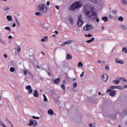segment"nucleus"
I'll use <instances>...</instances> for the list:
<instances>
[{
    "instance_id": "52",
    "label": "nucleus",
    "mask_w": 127,
    "mask_h": 127,
    "mask_svg": "<svg viewBox=\"0 0 127 127\" xmlns=\"http://www.w3.org/2000/svg\"><path fill=\"white\" fill-rule=\"evenodd\" d=\"M107 117L108 118H112L113 117V115L112 114H109Z\"/></svg>"
},
{
    "instance_id": "21",
    "label": "nucleus",
    "mask_w": 127,
    "mask_h": 127,
    "mask_svg": "<svg viewBox=\"0 0 127 127\" xmlns=\"http://www.w3.org/2000/svg\"><path fill=\"white\" fill-rule=\"evenodd\" d=\"M60 82V78H56L54 80V84H58Z\"/></svg>"
},
{
    "instance_id": "25",
    "label": "nucleus",
    "mask_w": 127,
    "mask_h": 127,
    "mask_svg": "<svg viewBox=\"0 0 127 127\" xmlns=\"http://www.w3.org/2000/svg\"><path fill=\"white\" fill-rule=\"evenodd\" d=\"M120 1L122 4H127V0H120Z\"/></svg>"
},
{
    "instance_id": "51",
    "label": "nucleus",
    "mask_w": 127,
    "mask_h": 127,
    "mask_svg": "<svg viewBox=\"0 0 127 127\" xmlns=\"http://www.w3.org/2000/svg\"><path fill=\"white\" fill-rule=\"evenodd\" d=\"M44 28L46 29H48V28H49V26H44Z\"/></svg>"
},
{
    "instance_id": "31",
    "label": "nucleus",
    "mask_w": 127,
    "mask_h": 127,
    "mask_svg": "<svg viewBox=\"0 0 127 127\" xmlns=\"http://www.w3.org/2000/svg\"><path fill=\"white\" fill-rule=\"evenodd\" d=\"M122 52L124 53H127V48H123L122 49Z\"/></svg>"
},
{
    "instance_id": "55",
    "label": "nucleus",
    "mask_w": 127,
    "mask_h": 127,
    "mask_svg": "<svg viewBox=\"0 0 127 127\" xmlns=\"http://www.w3.org/2000/svg\"><path fill=\"white\" fill-rule=\"evenodd\" d=\"M27 73H28L29 75H30V76H31V77H33V75H32V74H31V72L28 71Z\"/></svg>"
},
{
    "instance_id": "13",
    "label": "nucleus",
    "mask_w": 127,
    "mask_h": 127,
    "mask_svg": "<svg viewBox=\"0 0 127 127\" xmlns=\"http://www.w3.org/2000/svg\"><path fill=\"white\" fill-rule=\"evenodd\" d=\"M115 62L118 64H124L123 60H119L118 58L115 59Z\"/></svg>"
},
{
    "instance_id": "1",
    "label": "nucleus",
    "mask_w": 127,
    "mask_h": 127,
    "mask_svg": "<svg viewBox=\"0 0 127 127\" xmlns=\"http://www.w3.org/2000/svg\"><path fill=\"white\" fill-rule=\"evenodd\" d=\"M84 12L88 17L91 20L95 19L97 22H100V19L97 15V12L95 11V7L90 4L84 5Z\"/></svg>"
},
{
    "instance_id": "7",
    "label": "nucleus",
    "mask_w": 127,
    "mask_h": 127,
    "mask_svg": "<svg viewBox=\"0 0 127 127\" xmlns=\"http://www.w3.org/2000/svg\"><path fill=\"white\" fill-rule=\"evenodd\" d=\"M93 28V26L91 24H87L84 28L83 29L85 31H88V30H90Z\"/></svg>"
},
{
    "instance_id": "2",
    "label": "nucleus",
    "mask_w": 127,
    "mask_h": 127,
    "mask_svg": "<svg viewBox=\"0 0 127 127\" xmlns=\"http://www.w3.org/2000/svg\"><path fill=\"white\" fill-rule=\"evenodd\" d=\"M82 5H83L82 1H77L70 5V9L71 10H75L77 8H80Z\"/></svg>"
},
{
    "instance_id": "30",
    "label": "nucleus",
    "mask_w": 127,
    "mask_h": 127,
    "mask_svg": "<svg viewBox=\"0 0 127 127\" xmlns=\"http://www.w3.org/2000/svg\"><path fill=\"white\" fill-rule=\"evenodd\" d=\"M21 49V48L20 47V46H17V52H20V50Z\"/></svg>"
},
{
    "instance_id": "61",
    "label": "nucleus",
    "mask_w": 127,
    "mask_h": 127,
    "mask_svg": "<svg viewBox=\"0 0 127 127\" xmlns=\"http://www.w3.org/2000/svg\"><path fill=\"white\" fill-rule=\"evenodd\" d=\"M84 75V72H82V73L80 74V77H83Z\"/></svg>"
},
{
    "instance_id": "56",
    "label": "nucleus",
    "mask_w": 127,
    "mask_h": 127,
    "mask_svg": "<svg viewBox=\"0 0 127 127\" xmlns=\"http://www.w3.org/2000/svg\"><path fill=\"white\" fill-rule=\"evenodd\" d=\"M16 26V24H15V23H14L12 24V26L13 27H15Z\"/></svg>"
},
{
    "instance_id": "36",
    "label": "nucleus",
    "mask_w": 127,
    "mask_h": 127,
    "mask_svg": "<svg viewBox=\"0 0 127 127\" xmlns=\"http://www.w3.org/2000/svg\"><path fill=\"white\" fill-rule=\"evenodd\" d=\"M5 29L6 30H8L9 31H11V29H10V27H5Z\"/></svg>"
},
{
    "instance_id": "20",
    "label": "nucleus",
    "mask_w": 127,
    "mask_h": 127,
    "mask_svg": "<svg viewBox=\"0 0 127 127\" xmlns=\"http://www.w3.org/2000/svg\"><path fill=\"white\" fill-rule=\"evenodd\" d=\"M102 20H103V21H104L105 22H107V21H108L109 20V18H108V17H102Z\"/></svg>"
},
{
    "instance_id": "40",
    "label": "nucleus",
    "mask_w": 127,
    "mask_h": 127,
    "mask_svg": "<svg viewBox=\"0 0 127 127\" xmlns=\"http://www.w3.org/2000/svg\"><path fill=\"white\" fill-rule=\"evenodd\" d=\"M112 12H113V13H115V14H117V13H118V11L117 10H113Z\"/></svg>"
},
{
    "instance_id": "64",
    "label": "nucleus",
    "mask_w": 127,
    "mask_h": 127,
    "mask_svg": "<svg viewBox=\"0 0 127 127\" xmlns=\"http://www.w3.org/2000/svg\"><path fill=\"white\" fill-rule=\"evenodd\" d=\"M76 77H74V78H73L72 79V81H76Z\"/></svg>"
},
{
    "instance_id": "23",
    "label": "nucleus",
    "mask_w": 127,
    "mask_h": 127,
    "mask_svg": "<svg viewBox=\"0 0 127 127\" xmlns=\"http://www.w3.org/2000/svg\"><path fill=\"white\" fill-rule=\"evenodd\" d=\"M95 40V38L92 37L90 40H88L86 41L87 43H91V42H93Z\"/></svg>"
},
{
    "instance_id": "15",
    "label": "nucleus",
    "mask_w": 127,
    "mask_h": 127,
    "mask_svg": "<svg viewBox=\"0 0 127 127\" xmlns=\"http://www.w3.org/2000/svg\"><path fill=\"white\" fill-rule=\"evenodd\" d=\"M6 19H7L8 21H12V17L11 15H7Z\"/></svg>"
},
{
    "instance_id": "28",
    "label": "nucleus",
    "mask_w": 127,
    "mask_h": 127,
    "mask_svg": "<svg viewBox=\"0 0 127 127\" xmlns=\"http://www.w3.org/2000/svg\"><path fill=\"white\" fill-rule=\"evenodd\" d=\"M43 96L44 97V102H47L48 101V99H47V97H46V96L45 95V94H43Z\"/></svg>"
},
{
    "instance_id": "33",
    "label": "nucleus",
    "mask_w": 127,
    "mask_h": 127,
    "mask_svg": "<svg viewBox=\"0 0 127 127\" xmlns=\"http://www.w3.org/2000/svg\"><path fill=\"white\" fill-rule=\"evenodd\" d=\"M117 89H118V90H123L124 87H122V86H117Z\"/></svg>"
},
{
    "instance_id": "26",
    "label": "nucleus",
    "mask_w": 127,
    "mask_h": 127,
    "mask_svg": "<svg viewBox=\"0 0 127 127\" xmlns=\"http://www.w3.org/2000/svg\"><path fill=\"white\" fill-rule=\"evenodd\" d=\"M9 9H10V8L8 7H5L3 8V10H4V11H6V12H7V11H8Z\"/></svg>"
},
{
    "instance_id": "38",
    "label": "nucleus",
    "mask_w": 127,
    "mask_h": 127,
    "mask_svg": "<svg viewBox=\"0 0 127 127\" xmlns=\"http://www.w3.org/2000/svg\"><path fill=\"white\" fill-rule=\"evenodd\" d=\"M5 122H8V123H9V124H10V125H11V122H10V121H9V119H8V118H6V119H5Z\"/></svg>"
},
{
    "instance_id": "24",
    "label": "nucleus",
    "mask_w": 127,
    "mask_h": 127,
    "mask_svg": "<svg viewBox=\"0 0 127 127\" xmlns=\"http://www.w3.org/2000/svg\"><path fill=\"white\" fill-rule=\"evenodd\" d=\"M15 20H16V23L18 27H19V26H20V24L19 23V21L17 19V17H15Z\"/></svg>"
},
{
    "instance_id": "22",
    "label": "nucleus",
    "mask_w": 127,
    "mask_h": 127,
    "mask_svg": "<svg viewBox=\"0 0 127 127\" xmlns=\"http://www.w3.org/2000/svg\"><path fill=\"white\" fill-rule=\"evenodd\" d=\"M9 70L11 73H13L15 72V68H14V67H10Z\"/></svg>"
},
{
    "instance_id": "18",
    "label": "nucleus",
    "mask_w": 127,
    "mask_h": 127,
    "mask_svg": "<svg viewBox=\"0 0 127 127\" xmlns=\"http://www.w3.org/2000/svg\"><path fill=\"white\" fill-rule=\"evenodd\" d=\"M48 114L50 115V116H52V115H54V112H53L52 110L50 109L48 111Z\"/></svg>"
},
{
    "instance_id": "12",
    "label": "nucleus",
    "mask_w": 127,
    "mask_h": 127,
    "mask_svg": "<svg viewBox=\"0 0 127 127\" xmlns=\"http://www.w3.org/2000/svg\"><path fill=\"white\" fill-rule=\"evenodd\" d=\"M108 75H107L106 74H104L102 76V80L105 82L108 80Z\"/></svg>"
},
{
    "instance_id": "47",
    "label": "nucleus",
    "mask_w": 127,
    "mask_h": 127,
    "mask_svg": "<svg viewBox=\"0 0 127 127\" xmlns=\"http://www.w3.org/2000/svg\"><path fill=\"white\" fill-rule=\"evenodd\" d=\"M105 68L106 70H108V71L110 70V67H109V65H106Z\"/></svg>"
},
{
    "instance_id": "35",
    "label": "nucleus",
    "mask_w": 127,
    "mask_h": 127,
    "mask_svg": "<svg viewBox=\"0 0 127 127\" xmlns=\"http://www.w3.org/2000/svg\"><path fill=\"white\" fill-rule=\"evenodd\" d=\"M92 36H93V35H91V34H89L88 35H85V37H92Z\"/></svg>"
},
{
    "instance_id": "37",
    "label": "nucleus",
    "mask_w": 127,
    "mask_h": 127,
    "mask_svg": "<svg viewBox=\"0 0 127 127\" xmlns=\"http://www.w3.org/2000/svg\"><path fill=\"white\" fill-rule=\"evenodd\" d=\"M77 82H74V83L73 84V88H77Z\"/></svg>"
},
{
    "instance_id": "58",
    "label": "nucleus",
    "mask_w": 127,
    "mask_h": 127,
    "mask_svg": "<svg viewBox=\"0 0 127 127\" xmlns=\"http://www.w3.org/2000/svg\"><path fill=\"white\" fill-rule=\"evenodd\" d=\"M109 18H110V19H112V18H113V16H112V15L109 14Z\"/></svg>"
},
{
    "instance_id": "4",
    "label": "nucleus",
    "mask_w": 127,
    "mask_h": 127,
    "mask_svg": "<svg viewBox=\"0 0 127 127\" xmlns=\"http://www.w3.org/2000/svg\"><path fill=\"white\" fill-rule=\"evenodd\" d=\"M28 126L30 127H36L37 126V122L33 119H30L29 124H28Z\"/></svg>"
},
{
    "instance_id": "6",
    "label": "nucleus",
    "mask_w": 127,
    "mask_h": 127,
    "mask_svg": "<svg viewBox=\"0 0 127 127\" xmlns=\"http://www.w3.org/2000/svg\"><path fill=\"white\" fill-rule=\"evenodd\" d=\"M83 22L82 20V15H80L78 16V20L77 21V25L78 26H82L83 25Z\"/></svg>"
},
{
    "instance_id": "17",
    "label": "nucleus",
    "mask_w": 127,
    "mask_h": 127,
    "mask_svg": "<svg viewBox=\"0 0 127 127\" xmlns=\"http://www.w3.org/2000/svg\"><path fill=\"white\" fill-rule=\"evenodd\" d=\"M47 40H48V37L46 36V37H44L43 39H42L41 40V41H42V42H47Z\"/></svg>"
},
{
    "instance_id": "29",
    "label": "nucleus",
    "mask_w": 127,
    "mask_h": 127,
    "mask_svg": "<svg viewBox=\"0 0 127 127\" xmlns=\"http://www.w3.org/2000/svg\"><path fill=\"white\" fill-rule=\"evenodd\" d=\"M0 42L1 43V44H3V45H6V43L5 41L2 40L1 39H0Z\"/></svg>"
},
{
    "instance_id": "16",
    "label": "nucleus",
    "mask_w": 127,
    "mask_h": 127,
    "mask_svg": "<svg viewBox=\"0 0 127 127\" xmlns=\"http://www.w3.org/2000/svg\"><path fill=\"white\" fill-rule=\"evenodd\" d=\"M119 27H120V28H122L124 30H126V29H127V26L123 24L120 25Z\"/></svg>"
},
{
    "instance_id": "32",
    "label": "nucleus",
    "mask_w": 127,
    "mask_h": 127,
    "mask_svg": "<svg viewBox=\"0 0 127 127\" xmlns=\"http://www.w3.org/2000/svg\"><path fill=\"white\" fill-rule=\"evenodd\" d=\"M118 20H119V21H124V17L122 16L119 17Z\"/></svg>"
},
{
    "instance_id": "39",
    "label": "nucleus",
    "mask_w": 127,
    "mask_h": 127,
    "mask_svg": "<svg viewBox=\"0 0 127 127\" xmlns=\"http://www.w3.org/2000/svg\"><path fill=\"white\" fill-rule=\"evenodd\" d=\"M110 88H111V89H117V86H111Z\"/></svg>"
},
{
    "instance_id": "50",
    "label": "nucleus",
    "mask_w": 127,
    "mask_h": 127,
    "mask_svg": "<svg viewBox=\"0 0 127 127\" xmlns=\"http://www.w3.org/2000/svg\"><path fill=\"white\" fill-rule=\"evenodd\" d=\"M50 5V2L49 1H48L47 2V5L48 6H49Z\"/></svg>"
},
{
    "instance_id": "49",
    "label": "nucleus",
    "mask_w": 127,
    "mask_h": 127,
    "mask_svg": "<svg viewBox=\"0 0 127 127\" xmlns=\"http://www.w3.org/2000/svg\"><path fill=\"white\" fill-rule=\"evenodd\" d=\"M28 70H25L23 71V73L24 74V75H26V74L27 73Z\"/></svg>"
},
{
    "instance_id": "10",
    "label": "nucleus",
    "mask_w": 127,
    "mask_h": 127,
    "mask_svg": "<svg viewBox=\"0 0 127 127\" xmlns=\"http://www.w3.org/2000/svg\"><path fill=\"white\" fill-rule=\"evenodd\" d=\"M26 90L28 91V94H32V88H31V86L30 85H28L26 87Z\"/></svg>"
},
{
    "instance_id": "41",
    "label": "nucleus",
    "mask_w": 127,
    "mask_h": 127,
    "mask_svg": "<svg viewBox=\"0 0 127 127\" xmlns=\"http://www.w3.org/2000/svg\"><path fill=\"white\" fill-rule=\"evenodd\" d=\"M121 79H122L123 81V82H127V79L124 77L121 78Z\"/></svg>"
},
{
    "instance_id": "53",
    "label": "nucleus",
    "mask_w": 127,
    "mask_h": 127,
    "mask_svg": "<svg viewBox=\"0 0 127 127\" xmlns=\"http://www.w3.org/2000/svg\"><path fill=\"white\" fill-rule=\"evenodd\" d=\"M3 56L4 57V58H5V59L7 58V55L6 54H4Z\"/></svg>"
},
{
    "instance_id": "57",
    "label": "nucleus",
    "mask_w": 127,
    "mask_h": 127,
    "mask_svg": "<svg viewBox=\"0 0 127 127\" xmlns=\"http://www.w3.org/2000/svg\"><path fill=\"white\" fill-rule=\"evenodd\" d=\"M97 63L101 64L102 63V61L101 60L97 61Z\"/></svg>"
},
{
    "instance_id": "54",
    "label": "nucleus",
    "mask_w": 127,
    "mask_h": 127,
    "mask_svg": "<svg viewBox=\"0 0 127 127\" xmlns=\"http://www.w3.org/2000/svg\"><path fill=\"white\" fill-rule=\"evenodd\" d=\"M123 89H127V85H124Z\"/></svg>"
},
{
    "instance_id": "62",
    "label": "nucleus",
    "mask_w": 127,
    "mask_h": 127,
    "mask_svg": "<svg viewBox=\"0 0 127 127\" xmlns=\"http://www.w3.org/2000/svg\"><path fill=\"white\" fill-rule=\"evenodd\" d=\"M1 126H2V127H6V126L4 125V124H3H3L2 125H1Z\"/></svg>"
},
{
    "instance_id": "46",
    "label": "nucleus",
    "mask_w": 127,
    "mask_h": 127,
    "mask_svg": "<svg viewBox=\"0 0 127 127\" xmlns=\"http://www.w3.org/2000/svg\"><path fill=\"white\" fill-rule=\"evenodd\" d=\"M7 38H8V39H12V37L11 35H9L7 36Z\"/></svg>"
},
{
    "instance_id": "42",
    "label": "nucleus",
    "mask_w": 127,
    "mask_h": 127,
    "mask_svg": "<svg viewBox=\"0 0 127 127\" xmlns=\"http://www.w3.org/2000/svg\"><path fill=\"white\" fill-rule=\"evenodd\" d=\"M16 99H17L18 101H19L20 103H22V102L21 100H19V97H18V96H16Z\"/></svg>"
},
{
    "instance_id": "63",
    "label": "nucleus",
    "mask_w": 127,
    "mask_h": 127,
    "mask_svg": "<svg viewBox=\"0 0 127 127\" xmlns=\"http://www.w3.org/2000/svg\"><path fill=\"white\" fill-rule=\"evenodd\" d=\"M37 68L38 69H41V67L40 66H38V65H37Z\"/></svg>"
},
{
    "instance_id": "3",
    "label": "nucleus",
    "mask_w": 127,
    "mask_h": 127,
    "mask_svg": "<svg viewBox=\"0 0 127 127\" xmlns=\"http://www.w3.org/2000/svg\"><path fill=\"white\" fill-rule=\"evenodd\" d=\"M47 6L45 4H40L38 5V10L42 13H46L47 12Z\"/></svg>"
},
{
    "instance_id": "44",
    "label": "nucleus",
    "mask_w": 127,
    "mask_h": 127,
    "mask_svg": "<svg viewBox=\"0 0 127 127\" xmlns=\"http://www.w3.org/2000/svg\"><path fill=\"white\" fill-rule=\"evenodd\" d=\"M96 127V123H95V125L93 126V124H89V127Z\"/></svg>"
},
{
    "instance_id": "9",
    "label": "nucleus",
    "mask_w": 127,
    "mask_h": 127,
    "mask_svg": "<svg viewBox=\"0 0 127 127\" xmlns=\"http://www.w3.org/2000/svg\"><path fill=\"white\" fill-rule=\"evenodd\" d=\"M72 42V40H68L64 42L62 44V46L63 47H65V46L66 45H68V44H70V43H71Z\"/></svg>"
},
{
    "instance_id": "14",
    "label": "nucleus",
    "mask_w": 127,
    "mask_h": 127,
    "mask_svg": "<svg viewBox=\"0 0 127 127\" xmlns=\"http://www.w3.org/2000/svg\"><path fill=\"white\" fill-rule=\"evenodd\" d=\"M73 57L72 56V55L71 54H67L66 56V60H71Z\"/></svg>"
},
{
    "instance_id": "27",
    "label": "nucleus",
    "mask_w": 127,
    "mask_h": 127,
    "mask_svg": "<svg viewBox=\"0 0 127 127\" xmlns=\"http://www.w3.org/2000/svg\"><path fill=\"white\" fill-rule=\"evenodd\" d=\"M78 67L81 68V67H83V63L82 62H79L78 64Z\"/></svg>"
},
{
    "instance_id": "11",
    "label": "nucleus",
    "mask_w": 127,
    "mask_h": 127,
    "mask_svg": "<svg viewBox=\"0 0 127 127\" xmlns=\"http://www.w3.org/2000/svg\"><path fill=\"white\" fill-rule=\"evenodd\" d=\"M33 95L34 97H35V98H38L39 97V93H38V91H37L36 90H34Z\"/></svg>"
},
{
    "instance_id": "48",
    "label": "nucleus",
    "mask_w": 127,
    "mask_h": 127,
    "mask_svg": "<svg viewBox=\"0 0 127 127\" xmlns=\"http://www.w3.org/2000/svg\"><path fill=\"white\" fill-rule=\"evenodd\" d=\"M62 88L63 89V90H65V85H62Z\"/></svg>"
},
{
    "instance_id": "19",
    "label": "nucleus",
    "mask_w": 127,
    "mask_h": 127,
    "mask_svg": "<svg viewBox=\"0 0 127 127\" xmlns=\"http://www.w3.org/2000/svg\"><path fill=\"white\" fill-rule=\"evenodd\" d=\"M69 21L70 23V24H71L72 25H73V23L74 22V20L73 19V18H72V17H69Z\"/></svg>"
},
{
    "instance_id": "43",
    "label": "nucleus",
    "mask_w": 127,
    "mask_h": 127,
    "mask_svg": "<svg viewBox=\"0 0 127 127\" xmlns=\"http://www.w3.org/2000/svg\"><path fill=\"white\" fill-rule=\"evenodd\" d=\"M32 118H33V119H37V120H39V119H40V118L39 117H35V116H32Z\"/></svg>"
},
{
    "instance_id": "8",
    "label": "nucleus",
    "mask_w": 127,
    "mask_h": 127,
    "mask_svg": "<svg viewBox=\"0 0 127 127\" xmlns=\"http://www.w3.org/2000/svg\"><path fill=\"white\" fill-rule=\"evenodd\" d=\"M120 82H121V78L120 77H118L116 78V80H113V83L115 84V85H119V84H120Z\"/></svg>"
},
{
    "instance_id": "59",
    "label": "nucleus",
    "mask_w": 127,
    "mask_h": 127,
    "mask_svg": "<svg viewBox=\"0 0 127 127\" xmlns=\"http://www.w3.org/2000/svg\"><path fill=\"white\" fill-rule=\"evenodd\" d=\"M55 7H56V8H57V9H59V6H58V5H56V6H55Z\"/></svg>"
},
{
    "instance_id": "5",
    "label": "nucleus",
    "mask_w": 127,
    "mask_h": 127,
    "mask_svg": "<svg viewBox=\"0 0 127 127\" xmlns=\"http://www.w3.org/2000/svg\"><path fill=\"white\" fill-rule=\"evenodd\" d=\"M106 92L110 93V96L111 97H115L116 96V90H112V89H107Z\"/></svg>"
},
{
    "instance_id": "45",
    "label": "nucleus",
    "mask_w": 127,
    "mask_h": 127,
    "mask_svg": "<svg viewBox=\"0 0 127 127\" xmlns=\"http://www.w3.org/2000/svg\"><path fill=\"white\" fill-rule=\"evenodd\" d=\"M91 2H93V3H96L97 2V0H90Z\"/></svg>"
},
{
    "instance_id": "34",
    "label": "nucleus",
    "mask_w": 127,
    "mask_h": 127,
    "mask_svg": "<svg viewBox=\"0 0 127 127\" xmlns=\"http://www.w3.org/2000/svg\"><path fill=\"white\" fill-rule=\"evenodd\" d=\"M36 15H38L39 16H41L42 15V14L40 13V12H37L36 13Z\"/></svg>"
},
{
    "instance_id": "60",
    "label": "nucleus",
    "mask_w": 127,
    "mask_h": 127,
    "mask_svg": "<svg viewBox=\"0 0 127 127\" xmlns=\"http://www.w3.org/2000/svg\"><path fill=\"white\" fill-rule=\"evenodd\" d=\"M3 124V122H2V121L0 120V126H2Z\"/></svg>"
}]
</instances>
